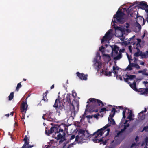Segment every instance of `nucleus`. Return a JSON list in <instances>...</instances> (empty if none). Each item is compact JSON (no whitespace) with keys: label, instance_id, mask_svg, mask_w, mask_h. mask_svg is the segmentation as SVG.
<instances>
[{"label":"nucleus","instance_id":"nucleus-1","mask_svg":"<svg viewBox=\"0 0 148 148\" xmlns=\"http://www.w3.org/2000/svg\"><path fill=\"white\" fill-rule=\"evenodd\" d=\"M124 13L118 10L116 14L114 15L111 23V25L114 26V28L116 30L115 35L118 38L122 37L124 35H127L131 31L130 28V24L128 23H126L124 27H119L114 25V23L122 24L124 22Z\"/></svg>","mask_w":148,"mask_h":148},{"label":"nucleus","instance_id":"nucleus-2","mask_svg":"<svg viewBox=\"0 0 148 148\" xmlns=\"http://www.w3.org/2000/svg\"><path fill=\"white\" fill-rule=\"evenodd\" d=\"M93 134L90 135L87 130H80L78 132V135L76 136L75 140L78 143H81L86 142V140L89 139H90L93 141L95 143H96L104 141V140L106 141V140L103 139L105 136H103L102 135L99 138H96L95 137V135L91 136Z\"/></svg>","mask_w":148,"mask_h":148},{"label":"nucleus","instance_id":"nucleus-3","mask_svg":"<svg viewBox=\"0 0 148 148\" xmlns=\"http://www.w3.org/2000/svg\"><path fill=\"white\" fill-rule=\"evenodd\" d=\"M115 112V109L113 108L112 110L111 113L110 114L108 118L109 123L102 128L98 130L96 132L94 133L93 135H91V136L95 135V137L99 138L102 135L103 136H106L108 135L110 129L107 128L110 126L111 125H114L115 124L114 120L112 118V117L114 116V115Z\"/></svg>","mask_w":148,"mask_h":148},{"label":"nucleus","instance_id":"nucleus-4","mask_svg":"<svg viewBox=\"0 0 148 148\" xmlns=\"http://www.w3.org/2000/svg\"><path fill=\"white\" fill-rule=\"evenodd\" d=\"M106 49L103 46H101L99 48V50L102 53V55L103 54L106 53H108L109 50L112 51V53H111V55L113 57L114 59L115 60L119 59L121 58L120 54H119L116 56H115L117 55L119 50V48L118 47L115 45H112L111 46L109 45H106Z\"/></svg>","mask_w":148,"mask_h":148},{"label":"nucleus","instance_id":"nucleus-5","mask_svg":"<svg viewBox=\"0 0 148 148\" xmlns=\"http://www.w3.org/2000/svg\"><path fill=\"white\" fill-rule=\"evenodd\" d=\"M116 108H117L119 109V111L121 110L122 111L123 118L120 123V127L121 126V127H123V129H121V131L118 133L117 135L115 137V139H117V137L120 136L121 133L123 132V131L126 129L127 127L129 126V124L127 123L128 121L126 120L124 122V121L126 117L125 114L126 113L127 114L129 111L130 110V109L127 108L125 107H123V106H118L117 107H116Z\"/></svg>","mask_w":148,"mask_h":148},{"label":"nucleus","instance_id":"nucleus-6","mask_svg":"<svg viewBox=\"0 0 148 148\" xmlns=\"http://www.w3.org/2000/svg\"><path fill=\"white\" fill-rule=\"evenodd\" d=\"M121 69L119 68L116 65L113 66L112 70L111 72H108L107 69L102 70L101 71V74L104 75L111 76L112 75L116 76L117 79L122 80V78L121 75Z\"/></svg>","mask_w":148,"mask_h":148},{"label":"nucleus","instance_id":"nucleus-7","mask_svg":"<svg viewBox=\"0 0 148 148\" xmlns=\"http://www.w3.org/2000/svg\"><path fill=\"white\" fill-rule=\"evenodd\" d=\"M58 129L56 127H53L51 128L50 130H45L46 133L48 135H49L50 134L53 133V137L57 140H60L59 142L62 143L64 140V137L62 136V135L58 132Z\"/></svg>","mask_w":148,"mask_h":148},{"label":"nucleus","instance_id":"nucleus-8","mask_svg":"<svg viewBox=\"0 0 148 148\" xmlns=\"http://www.w3.org/2000/svg\"><path fill=\"white\" fill-rule=\"evenodd\" d=\"M114 34V32L112 29H110L108 30L102 39L101 43H109V41L113 36Z\"/></svg>","mask_w":148,"mask_h":148},{"label":"nucleus","instance_id":"nucleus-9","mask_svg":"<svg viewBox=\"0 0 148 148\" xmlns=\"http://www.w3.org/2000/svg\"><path fill=\"white\" fill-rule=\"evenodd\" d=\"M136 81L134 80L132 84L130 82H129L130 87L136 91L140 92V94L146 95L148 93V89L145 88H139L137 89L136 87Z\"/></svg>","mask_w":148,"mask_h":148},{"label":"nucleus","instance_id":"nucleus-10","mask_svg":"<svg viewBox=\"0 0 148 148\" xmlns=\"http://www.w3.org/2000/svg\"><path fill=\"white\" fill-rule=\"evenodd\" d=\"M101 56L100 53H97L93 61L94 67L97 69H100L102 65V64L101 62Z\"/></svg>","mask_w":148,"mask_h":148},{"label":"nucleus","instance_id":"nucleus-11","mask_svg":"<svg viewBox=\"0 0 148 148\" xmlns=\"http://www.w3.org/2000/svg\"><path fill=\"white\" fill-rule=\"evenodd\" d=\"M127 56L130 64L126 68L125 70L127 71L131 70L133 69V67H135L136 68L138 69H139V66L137 64L135 63V61L136 60H135L134 61V63H131V61L132 60L131 59V56H130L127 54Z\"/></svg>","mask_w":148,"mask_h":148},{"label":"nucleus","instance_id":"nucleus-12","mask_svg":"<svg viewBox=\"0 0 148 148\" xmlns=\"http://www.w3.org/2000/svg\"><path fill=\"white\" fill-rule=\"evenodd\" d=\"M53 107L56 108L57 112L58 113V115H59L61 111L63 109L64 106L62 103L60 102L58 99L56 100Z\"/></svg>","mask_w":148,"mask_h":148},{"label":"nucleus","instance_id":"nucleus-13","mask_svg":"<svg viewBox=\"0 0 148 148\" xmlns=\"http://www.w3.org/2000/svg\"><path fill=\"white\" fill-rule=\"evenodd\" d=\"M90 102L97 104L99 106H103V104L101 101L96 99L92 98L89 99L87 101V103H88Z\"/></svg>","mask_w":148,"mask_h":148},{"label":"nucleus","instance_id":"nucleus-14","mask_svg":"<svg viewBox=\"0 0 148 148\" xmlns=\"http://www.w3.org/2000/svg\"><path fill=\"white\" fill-rule=\"evenodd\" d=\"M125 81L128 82L129 80L132 81L135 79L136 76L134 75H131L129 74H126L123 76Z\"/></svg>","mask_w":148,"mask_h":148},{"label":"nucleus","instance_id":"nucleus-15","mask_svg":"<svg viewBox=\"0 0 148 148\" xmlns=\"http://www.w3.org/2000/svg\"><path fill=\"white\" fill-rule=\"evenodd\" d=\"M24 140L25 141V143L22 148H30L32 147L29 146V140L27 136H25Z\"/></svg>","mask_w":148,"mask_h":148},{"label":"nucleus","instance_id":"nucleus-16","mask_svg":"<svg viewBox=\"0 0 148 148\" xmlns=\"http://www.w3.org/2000/svg\"><path fill=\"white\" fill-rule=\"evenodd\" d=\"M146 112V109L145 108L144 110L142 111L138 114V118L140 120H143L145 118V113Z\"/></svg>","mask_w":148,"mask_h":148},{"label":"nucleus","instance_id":"nucleus-17","mask_svg":"<svg viewBox=\"0 0 148 148\" xmlns=\"http://www.w3.org/2000/svg\"><path fill=\"white\" fill-rule=\"evenodd\" d=\"M127 118L130 120H133L134 119V115L132 111L130 110L128 114H127Z\"/></svg>","mask_w":148,"mask_h":148},{"label":"nucleus","instance_id":"nucleus-18","mask_svg":"<svg viewBox=\"0 0 148 148\" xmlns=\"http://www.w3.org/2000/svg\"><path fill=\"white\" fill-rule=\"evenodd\" d=\"M27 105L26 103L23 102L22 105L21 107V112L25 114L26 111L27 110Z\"/></svg>","mask_w":148,"mask_h":148},{"label":"nucleus","instance_id":"nucleus-19","mask_svg":"<svg viewBox=\"0 0 148 148\" xmlns=\"http://www.w3.org/2000/svg\"><path fill=\"white\" fill-rule=\"evenodd\" d=\"M107 53L103 54L102 55V57L105 61L106 62H108L111 60L110 57V56L107 54Z\"/></svg>","mask_w":148,"mask_h":148},{"label":"nucleus","instance_id":"nucleus-20","mask_svg":"<svg viewBox=\"0 0 148 148\" xmlns=\"http://www.w3.org/2000/svg\"><path fill=\"white\" fill-rule=\"evenodd\" d=\"M76 74L80 79L84 80H86L87 79V76L86 75H84L82 73L80 74L78 72H77Z\"/></svg>","mask_w":148,"mask_h":148},{"label":"nucleus","instance_id":"nucleus-21","mask_svg":"<svg viewBox=\"0 0 148 148\" xmlns=\"http://www.w3.org/2000/svg\"><path fill=\"white\" fill-rule=\"evenodd\" d=\"M135 37V36L134 35L132 37L129 39L127 41H126V40H124V39L123 38H121V40L122 41V42L123 43V45H128V44L130 43V41L132 39H133L134 37Z\"/></svg>","mask_w":148,"mask_h":148},{"label":"nucleus","instance_id":"nucleus-22","mask_svg":"<svg viewBox=\"0 0 148 148\" xmlns=\"http://www.w3.org/2000/svg\"><path fill=\"white\" fill-rule=\"evenodd\" d=\"M136 26V29L135 31V32H138L140 31L141 29V26L138 23H136L135 25Z\"/></svg>","mask_w":148,"mask_h":148},{"label":"nucleus","instance_id":"nucleus-23","mask_svg":"<svg viewBox=\"0 0 148 148\" xmlns=\"http://www.w3.org/2000/svg\"><path fill=\"white\" fill-rule=\"evenodd\" d=\"M147 71V69H145L142 71H139L138 73H141L143 75L147 76L148 75V73Z\"/></svg>","mask_w":148,"mask_h":148},{"label":"nucleus","instance_id":"nucleus-24","mask_svg":"<svg viewBox=\"0 0 148 148\" xmlns=\"http://www.w3.org/2000/svg\"><path fill=\"white\" fill-rule=\"evenodd\" d=\"M108 110L106 108H102L100 111V112L101 113V117H102L103 116V114H103L105 113V112H104L105 111Z\"/></svg>","mask_w":148,"mask_h":148},{"label":"nucleus","instance_id":"nucleus-25","mask_svg":"<svg viewBox=\"0 0 148 148\" xmlns=\"http://www.w3.org/2000/svg\"><path fill=\"white\" fill-rule=\"evenodd\" d=\"M137 42L136 44L137 48L138 47H140L141 45L140 43L141 42V40L140 39H137Z\"/></svg>","mask_w":148,"mask_h":148},{"label":"nucleus","instance_id":"nucleus-26","mask_svg":"<svg viewBox=\"0 0 148 148\" xmlns=\"http://www.w3.org/2000/svg\"><path fill=\"white\" fill-rule=\"evenodd\" d=\"M136 49H137V52L135 53L134 55L135 56L137 57L141 55V52L140 51L138 48H136Z\"/></svg>","mask_w":148,"mask_h":148},{"label":"nucleus","instance_id":"nucleus-27","mask_svg":"<svg viewBox=\"0 0 148 148\" xmlns=\"http://www.w3.org/2000/svg\"><path fill=\"white\" fill-rule=\"evenodd\" d=\"M121 140L117 141L116 140H115L112 142V144H114L115 145H117L121 141Z\"/></svg>","mask_w":148,"mask_h":148},{"label":"nucleus","instance_id":"nucleus-28","mask_svg":"<svg viewBox=\"0 0 148 148\" xmlns=\"http://www.w3.org/2000/svg\"><path fill=\"white\" fill-rule=\"evenodd\" d=\"M145 143L146 145L144 148H148V137H147L145 139Z\"/></svg>","mask_w":148,"mask_h":148},{"label":"nucleus","instance_id":"nucleus-29","mask_svg":"<svg viewBox=\"0 0 148 148\" xmlns=\"http://www.w3.org/2000/svg\"><path fill=\"white\" fill-rule=\"evenodd\" d=\"M14 92H11L9 96V99L10 100H11L14 97Z\"/></svg>","mask_w":148,"mask_h":148},{"label":"nucleus","instance_id":"nucleus-30","mask_svg":"<svg viewBox=\"0 0 148 148\" xmlns=\"http://www.w3.org/2000/svg\"><path fill=\"white\" fill-rule=\"evenodd\" d=\"M142 56L145 57H148V50L143 54Z\"/></svg>","mask_w":148,"mask_h":148},{"label":"nucleus","instance_id":"nucleus-31","mask_svg":"<svg viewBox=\"0 0 148 148\" xmlns=\"http://www.w3.org/2000/svg\"><path fill=\"white\" fill-rule=\"evenodd\" d=\"M21 85L20 83H18L17 85L16 90L18 91V89L21 87Z\"/></svg>","mask_w":148,"mask_h":148},{"label":"nucleus","instance_id":"nucleus-32","mask_svg":"<svg viewBox=\"0 0 148 148\" xmlns=\"http://www.w3.org/2000/svg\"><path fill=\"white\" fill-rule=\"evenodd\" d=\"M137 144L136 143H134L132 144L131 145L130 148H135Z\"/></svg>","mask_w":148,"mask_h":148},{"label":"nucleus","instance_id":"nucleus-33","mask_svg":"<svg viewBox=\"0 0 148 148\" xmlns=\"http://www.w3.org/2000/svg\"><path fill=\"white\" fill-rule=\"evenodd\" d=\"M99 116V114H95L94 116V117L95 118H96L97 119H98V117Z\"/></svg>","mask_w":148,"mask_h":148},{"label":"nucleus","instance_id":"nucleus-34","mask_svg":"<svg viewBox=\"0 0 148 148\" xmlns=\"http://www.w3.org/2000/svg\"><path fill=\"white\" fill-rule=\"evenodd\" d=\"M148 131V126L145 127H144L143 130L141 132H143V131Z\"/></svg>","mask_w":148,"mask_h":148},{"label":"nucleus","instance_id":"nucleus-35","mask_svg":"<svg viewBox=\"0 0 148 148\" xmlns=\"http://www.w3.org/2000/svg\"><path fill=\"white\" fill-rule=\"evenodd\" d=\"M87 107H88V105L86 106V109L85 110V112H84V114H82V115L83 116H82L83 118H84L85 116L86 115V112L88 110L87 108Z\"/></svg>","mask_w":148,"mask_h":148},{"label":"nucleus","instance_id":"nucleus-36","mask_svg":"<svg viewBox=\"0 0 148 148\" xmlns=\"http://www.w3.org/2000/svg\"><path fill=\"white\" fill-rule=\"evenodd\" d=\"M92 107L90 108V111L91 112H97L98 110L97 109H96L95 110H93L92 109Z\"/></svg>","mask_w":148,"mask_h":148},{"label":"nucleus","instance_id":"nucleus-37","mask_svg":"<svg viewBox=\"0 0 148 148\" xmlns=\"http://www.w3.org/2000/svg\"><path fill=\"white\" fill-rule=\"evenodd\" d=\"M75 138V136L74 135H72L71 136V138L70 139V140L71 141L72 140L74 139Z\"/></svg>","mask_w":148,"mask_h":148},{"label":"nucleus","instance_id":"nucleus-38","mask_svg":"<svg viewBox=\"0 0 148 148\" xmlns=\"http://www.w3.org/2000/svg\"><path fill=\"white\" fill-rule=\"evenodd\" d=\"M76 107L77 108V110H78L79 109V105L78 103H76Z\"/></svg>","mask_w":148,"mask_h":148},{"label":"nucleus","instance_id":"nucleus-39","mask_svg":"<svg viewBox=\"0 0 148 148\" xmlns=\"http://www.w3.org/2000/svg\"><path fill=\"white\" fill-rule=\"evenodd\" d=\"M93 116V115H92V116L88 115V116H86V117L88 118H92Z\"/></svg>","mask_w":148,"mask_h":148},{"label":"nucleus","instance_id":"nucleus-40","mask_svg":"<svg viewBox=\"0 0 148 148\" xmlns=\"http://www.w3.org/2000/svg\"><path fill=\"white\" fill-rule=\"evenodd\" d=\"M138 136H137L136 137V138H135V140L137 142L138 140Z\"/></svg>","mask_w":148,"mask_h":148},{"label":"nucleus","instance_id":"nucleus-41","mask_svg":"<svg viewBox=\"0 0 148 148\" xmlns=\"http://www.w3.org/2000/svg\"><path fill=\"white\" fill-rule=\"evenodd\" d=\"M145 35V32L141 36V38L142 39H143Z\"/></svg>","mask_w":148,"mask_h":148},{"label":"nucleus","instance_id":"nucleus-42","mask_svg":"<svg viewBox=\"0 0 148 148\" xmlns=\"http://www.w3.org/2000/svg\"><path fill=\"white\" fill-rule=\"evenodd\" d=\"M129 49L130 50V52H131L132 50H131V46H130L129 47Z\"/></svg>","mask_w":148,"mask_h":148},{"label":"nucleus","instance_id":"nucleus-43","mask_svg":"<svg viewBox=\"0 0 148 148\" xmlns=\"http://www.w3.org/2000/svg\"><path fill=\"white\" fill-rule=\"evenodd\" d=\"M76 95V94L75 92H73L72 93V95L73 96H75Z\"/></svg>","mask_w":148,"mask_h":148},{"label":"nucleus","instance_id":"nucleus-44","mask_svg":"<svg viewBox=\"0 0 148 148\" xmlns=\"http://www.w3.org/2000/svg\"><path fill=\"white\" fill-rule=\"evenodd\" d=\"M54 88V85H53L51 87V89H52Z\"/></svg>","mask_w":148,"mask_h":148},{"label":"nucleus","instance_id":"nucleus-45","mask_svg":"<svg viewBox=\"0 0 148 148\" xmlns=\"http://www.w3.org/2000/svg\"><path fill=\"white\" fill-rule=\"evenodd\" d=\"M140 64L142 65H144V63L143 62H141L140 63Z\"/></svg>","mask_w":148,"mask_h":148},{"label":"nucleus","instance_id":"nucleus-46","mask_svg":"<svg viewBox=\"0 0 148 148\" xmlns=\"http://www.w3.org/2000/svg\"><path fill=\"white\" fill-rule=\"evenodd\" d=\"M43 100L45 101H47V99H45L44 98H43Z\"/></svg>","mask_w":148,"mask_h":148},{"label":"nucleus","instance_id":"nucleus-47","mask_svg":"<svg viewBox=\"0 0 148 148\" xmlns=\"http://www.w3.org/2000/svg\"><path fill=\"white\" fill-rule=\"evenodd\" d=\"M5 116H6L7 117H8L9 116V114H5Z\"/></svg>","mask_w":148,"mask_h":148},{"label":"nucleus","instance_id":"nucleus-48","mask_svg":"<svg viewBox=\"0 0 148 148\" xmlns=\"http://www.w3.org/2000/svg\"><path fill=\"white\" fill-rule=\"evenodd\" d=\"M13 113L12 112L10 113V115H11V116H12L13 115Z\"/></svg>","mask_w":148,"mask_h":148},{"label":"nucleus","instance_id":"nucleus-49","mask_svg":"<svg viewBox=\"0 0 148 148\" xmlns=\"http://www.w3.org/2000/svg\"><path fill=\"white\" fill-rule=\"evenodd\" d=\"M26 79H23V81H26Z\"/></svg>","mask_w":148,"mask_h":148},{"label":"nucleus","instance_id":"nucleus-50","mask_svg":"<svg viewBox=\"0 0 148 148\" xmlns=\"http://www.w3.org/2000/svg\"><path fill=\"white\" fill-rule=\"evenodd\" d=\"M72 106H73V107L74 109H75V106H74L73 105H72Z\"/></svg>","mask_w":148,"mask_h":148},{"label":"nucleus","instance_id":"nucleus-51","mask_svg":"<svg viewBox=\"0 0 148 148\" xmlns=\"http://www.w3.org/2000/svg\"><path fill=\"white\" fill-rule=\"evenodd\" d=\"M66 97H69V95H67V96H66Z\"/></svg>","mask_w":148,"mask_h":148},{"label":"nucleus","instance_id":"nucleus-52","mask_svg":"<svg viewBox=\"0 0 148 148\" xmlns=\"http://www.w3.org/2000/svg\"><path fill=\"white\" fill-rule=\"evenodd\" d=\"M42 117H43V118L44 119H44V116H43Z\"/></svg>","mask_w":148,"mask_h":148},{"label":"nucleus","instance_id":"nucleus-53","mask_svg":"<svg viewBox=\"0 0 148 148\" xmlns=\"http://www.w3.org/2000/svg\"><path fill=\"white\" fill-rule=\"evenodd\" d=\"M61 131H62V132H63V130H61Z\"/></svg>","mask_w":148,"mask_h":148},{"label":"nucleus","instance_id":"nucleus-54","mask_svg":"<svg viewBox=\"0 0 148 148\" xmlns=\"http://www.w3.org/2000/svg\"><path fill=\"white\" fill-rule=\"evenodd\" d=\"M130 8H128V9L129 10H130Z\"/></svg>","mask_w":148,"mask_h":148},{"label":"nucleus","instance_id":"nucleus-55","mask_svg":"<svg viewBox=\"0 0 148 148\" xmlns=\"http://www.w3.org/2000/svg\"><path fill=\"white\" fill-rule=\"evenodd\" d=\"M74 114L75 113V111H74Z\"/></svg>","mask_w":148,"mask_h":148}]
</instances>
